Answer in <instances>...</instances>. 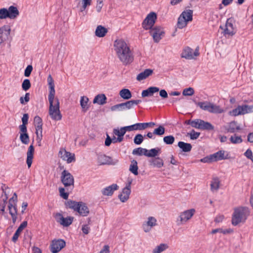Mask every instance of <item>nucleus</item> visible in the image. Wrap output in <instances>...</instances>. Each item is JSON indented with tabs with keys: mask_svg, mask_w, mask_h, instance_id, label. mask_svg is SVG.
<instances>
[{
	"mask_svg": "<svg viewBox=\"0 0 253 253\" xmlns=\"http://www.w3.org/2000/svg\"><path fill=\"white\" fill-rule=\"evenodd\" d=\"M157 20V14L154 12H151L147 15L143 20L142 25L145 30H150V34L153 37L155 42H158L164 37L165 32L160 26L153 28Z\"/></svg>",
	"mask_w": 253,
	"mask_h": 253,
	"instance_id": "nucleus-1",
	"label": "nucleus"
},
{
	"mask_svg": "<svg viewBox=\"0 0 253 253\" xmlns=\"http://www.w3.org/2000/svg\"><path fill=\"white\" fill-rule=\"evenodd\" d=\"M49 103L48 114L52 120L55 121H60L62 115L60 111V103L57 98L48 97Z\"/></svg>",
	"mask_w": 253,
	"mask_h": 253,
	"instance_id": "nucleus-2",
	"label": "nucleus"
},
{
	"mask_svg": "<svg viewBox=\"0 0 253 253\" xmlns=\"http://www.w3.org/2000/svg\"><path fill=\"white\" fill-rule=\"evenodd\" d=\"M249 215L248 208L242 207L235 208L232 217V225L236 226L240 223L245 222Z\"/></svg>",
	"mask_w": 253,
	"mask_h": 253,
	"instance_id": "nucleus-3",
	"label": "nucleus"
},
{
	"mask_svg": "<svg viewBox=\"0 0 253 253\" xmlns=\"http://www.w3.org/2000/svg\"><path fill=\"white\" fill-rule=\"evenodd\" d=\"M193 19V10L187 9L183 11L178 18L177 26L179 29L186 27L187 23Z\"/></svg>",
	"mask_w": 253,
	"mask_h": 253,
	"instance_id": "nucleus-4",
	"label": "nucleus"
},
{
	"mask_svg": "<svg viewBox=\"0 0 253 253\" xmlns=\"http://www.w3.org/2000/svg\"><path fill=\"white\" fill-rule=\"evenodd\" d=\"M116 54L124 65L130 64L133 61V55L130 48L125 49L124 50L117 53Z\"/></svg>",
	"mask_w": 253,
	"mask_h": 253,
	"instance_id": "nucleus-5",
	"label": "nucleus"
},
{
	"mask_svg": "<svg viewBox=\"0 0 253 253\" xmlns=\"http://www.w3.org/2000/svg\"><path fill=\"white\" fill-rule=\"evenodd\" d=\"M61 180L66 190L69 191V188L72 190L74 187V179L73 175L67 170H64L61 173Z\"/></svg>",
	"mask_w": 253,
	"mask_h": 253,
	"instance_id": "nucleus-6",
	"label": "nucleus"
},
{
	"mask_svg": "<svg viewBox=\"0 0 253 253\" xmlns=\"http://www.w3.org/2000/svg\"><path fill=\"white\" fill-rule=\"evenodd\" d=\"M199 47H197L194 52H193L191 48L187 46L183 49L181 56L187 59H192L194 58V57L199 56Z\"/></svg>",
	"mask_w": 253,
	"mask_h": 253,
	"instance_id": "nucleus-7",
	"label": "nucleus"
},
{
	"mask_svg": "<svg viewBox=\"0 0 253 253\" xmlns=\"http://www.w3.org/2000/svg\"><path fill=\"white\" fill-rule=\"evenodd\" d=\"M66 245V242L62 239L54 240L50 245V251L52 253H57Z\"/></svg>",
	"mask_w": 253,
	"mask_h": 253,
	"instance_id": "nucleus-8",
	"label": "nucleus"
},
{
	"mask_svg": "<svg viewBox=\"0 0 253 253\" xmlns=\"http://www.w3.org/2000/svg\"><path fill=\"white\" fill-rule=\"evenodd\" d=\"M54 217L57 222L65 227H68L71 225L74 220L73 217L68 216L67 217L65 218L60 213H56Z\"/></svg>",
	"mask_w": 253,
	"mask_h": 253,
	"instance_id": "nucleus-9",
	"label": "nucleus"
},
{
	"mask_svg": "<svg viewBox=\"0 0 253 253\" xmlns=\"http://www.w3.org/2000/svg\"><path fill=\"white\" fill-rule=\"evenodd\" d=\"M59 157L63 160L66 161L68 163H71L75 161V154L67 152L65 149H61L59 152Z\"/></svg>",
	"mask_w": 253,
	"mask_h": 253,
	"instance_id": "nucleus-10",
	"label": "nucleus"
},
{
	"mask_svg": "<svg viewBox=\"0 0 253 253\" xmlns=\"http://www.w3.org/2000/svg\"><path fill=\"white\" fill-rule=\"evenodd\" d=\"M195 212V209H191L181 212L179 216L180 223H178L177 224L179 225L182 224L184 222H186L192 217Z\"/></svg>",
	"mask_w": 253,
	"mask_h": 253,
	"instance_id": "nucleus-11",
	"label": "nucleus"
},
{
	"mask_svg": "<svg viewBox=\"0 0 253 253\" xmlns=\"http://www.w3.org/2000/svg\"><path fill=\"white\" fill-rule=\"evenodd\" d=\"M114 50L116 53L124 50L125 49L129 48V46L126 42L122 39L116 40L114 44Z\"/></svg>",
	"mask_w": 253,
	"mask_h": 253,
	"instance_id": "nucleus-12",
	"label": "nucleus"
},
{
	"mask_svg": "<svg viewBox=\"0 0 253 253\" xmlns=\"http://www.w3.org/2000/svg\"><path fill=\"white\" fill-rule=\"evenodd\" d=\"M130 184V182L127 183L126 186L123 189L122 193L119 195V198L122 202H125L128 199L129 196L131 192Z\"/></svg>",
	"mask_w": 253,
	"mask_h": 253,
	"instance_id": "nucleus-13",
	"label": "nucleus"
},
{
	"mask_svg": "<svg viewBox=\"0 0 253 253\" xmlns=\"http://www.w3.org/2000/svg\"><path fill=\"white\" fill-rule=\"evenodd\" d=\"M233 19L232 18H228L226 23V28L224 30V34L229 35L233 36L236 33V29L233 24Z\"/></svg>",
	"mask_w": 253,
	"mask_h": 253,
	"instance_id": "nucleus-14",
	"label": "nucleus"
},
{
	"mask_svg": "<svg viewBox=\"0 0 253 253\" xmlns=\"http://www.w3.org/2000/svg\"><path fill=\"white\" fill-rule=\"evenodd\" d=\"M157 220L155 217L150 216L148 218V221L144 223L142 225V228L144 232H149L151 228L156 225Z\"/></svg>",
	"mask_w": 253,
	"mask_h": 253,
	"instance_id": "nucleus-15",
	"label": "nucleus"
},
{
	"mask_svg": "<svg viewBox=\"0 0 253 253\" xmlns=\"http://www.w3.org/2000/svg\"><path fill=\"white\" fill-rule=\"evenodd\" d=\"M10 31L9 25H4L0 28V39L2 40L3 42L8 39Z\"/></svg>",
	"mask_w": 253,
	"mask_h": 253,
	"instance_id": "nucleus-16",
	"label": "nucleus"
},
{
	"mask_svg": "<svg viewBox=\"0 0 253 253\" xmlns=\"http://www.w3.org/2000/svg\"><path fill=\"white\" fill-rule=\"evenodd\" d=\"M34 147L33 144H31L29 147L27 153L26 163L27 164L28 168H30L31 167L33 162V159L34 158Z\"/></svg>",
	"mask_w": 253,
	"mask_h": 253,
	"instance_id": "nucleus-17",
	"label": "nucleus"
},
{
	"mask_svg": "<svg viewBox=\"0 0 253 253\" xmlns=\"http://www.w3.org/2000/svg\"><path fill=\"white\" fill-rule=\"evenodd\" d=\"M79 207V210H77L76 211H77L81 216H87L89 213V210L86 204L82 202H80Z\"/></svg>",
	"mask_w": 253,
	"mask_h": 253,
	"instance_id": "nucleus-18",
	"label": "nucleus"
},
{
	"mask_svg": "<svg viewBox=\"0 0 253 253\" xmlns=\"http://www.w3.org/2000/svg\"><path fill=\"white\" fill-rule=\"evenodd\" d=\"M247 105H239L236 108L233 109L231 113L234 116L247 114Z\"/></svg>",
	"mask_w": 253,
	"mask_h": 253,
	"instance_id": "nucleus-19",
	"label": "nucleus"
},
{
	"mask_svg": "<svg viewBox=\"0 0 253 253\" xmlns=\"http://www.w3.org/2000/svg\"><path fill=\"white\" fill-rule=\"evenodd\" d=\"M27 226V221H23L18 227V229L16 230L15 233L14 234L12 238V241L15 243L18 238V237L22 231V230Z\"/></svg>",
	"mask_w": 253,
	"mask_h": 253,
	"instance_id": "nucleus-20",
	"label": "nucleus"
},
{
	"mask_svg": "<svg viewBox=\"0 0 253 253\" xmlns=\"http://www.w3.org/2000/svg\"><path fill=\"white\" fill-rule=\"evenodd\" d=\"M118 186L116 184H113L110 186L106 187L102 191L103 195L105 196H112L115 190L118 188Z\"/></svg>",
	"mask_w": 253,
	"mask_h": 253,
	"instance_id": "nucleus-21",
	"label": "nucleus"
},
{
	"mask_svg": "<svg viewBox=\"0 0 253 253\" xmlns=\"http://www.w3.org/2000/svg\"><path fill=\"white\" fill-rule=\"evenodd\" d=\"M159 91V88L156 86H151L147 89L142 91L141 95L142 97H145L149 96H152L154 93L157 92Z\"/></svg>",
	"mask_w": 253,
	"mask_h": 253,
	"instance_id": "nucleus-22",
	"label": "nucleus"
},
{
	"mask_svg": "<svg viewBox=\"0 0 253 253\" xmlns=\"http://www.w3.org/2000/svg\"><path fill=\"white\" fill-rule=\"evenodd\" d=\"M199 122L200 124H199V126H198V129L207 130H212L214 129L213 126L210 123L205 122L202 120Z\"/></svg>",
	"mask_w": 253,
	"mask_h": 253,
	"instance_id": "nucleus-23",
	"label": "nucleus"
},
{
	"mask_svg": "<svg viewBox=\"0 0 253 253\" xmlns=\"http://www.w3.org/2000/svg\"><path fill=\"white\" fill-rule=\"evenodd\" d=\"M8 18L11 19H15L19 15V12L17 8L14 6H10L7 9Z\"/></svg>",
	"mask_w": 253,
	"mask_h": 253,
	"instance_id": "nucleus-24",
	"label": "nucleus"
},
{
	"mask_svg": "<svg viewBox=\"0 0 253 253\" xmlns=\"http://www.w3.org/2000/svg\"><path fill=\"white\" fill-rule=\"evenodd\" d=\"M224 151L220 150L213 154H211V155L212 162H216L219 160H224L226 159V157H224Z\"/></svg>",
	"mask_w": 253,
	"mask_h": 253,
	"instance_id": "nucleus-25",
	"label": "nucleus"
},
{
	"mask_svg": "<svg viewBox=\"0 0 253 253\" xmlns=\"http://www.w3.org/2000/svg\"><path fill=\"white\" fill-rule=\"evenodd\" d=\"M47 82L49 87V93L48 94V97H54L55 91L54 89V81L50 75H49V76H48Z\"/></svg>",
	"mask_w": 253,
	"mask_h": 253,
	"instance_id": "nucleus-26",
	"label": "nucleus"
},
{
	"mask_svg": "<svg viewBox=\"0 0 253 253\" xmlns=\"http://www.w3.org/2000/svg\"><path fill=\"white\" fill-rule=\"evenodd\" d=\"M153 72V71L152 69H145L143 72L139 73L137 75V76L136 77V79H137V80H138L139 81L144 80V79H146L147 77H148L149 76H150V75H151L152 74Z\"/></svg>",
	"mask_w": 253,
	"mask_h": 253,
	"instance_id": "nucleus-27",
	"label": "nucleus"
},
{
	"mask_svg": "<svg viewBox=\"0 0 253 253\" xmlns=\"http://www.w3.org/2000/svg\"><path fill=\"white\" fill-rule=\"evenodd\" d=\"M177 146L181 149V151L183 152H189L192 148L190 143H185L183 141L178 142Z\"/></svg>",
	"mask_w": 253,
	"mask_h": 253,
	"instance_id": "nucleus-28",
	"label": "nucleus"
},
{
	"mask_svg": "<svg viewBox=\"0 0 253 253\" xmlns=\"http://www.w3.org/2000/svg\"><path fill=\"white\" fill-rule=\"evenodd\" d=\"M107 98L105 94H100L96 95L93 100L94 104L97 103L99 105H104L106 103Z\"/></svg>",
	"mask_w": 253,
	"mask_h": 253,
	"instance_id": "nucleus-29",
	"label": "nucleus"
},
{
	"mask_svg": "<svg viewBox=\"0 0 253 253\" xmlns=\"http://www.w3.org/2000/svg\"><path fill=\"white\" fill-rule=\"evenodd\" d=\"M107 32V29L101 25H99L97 27L95 33L97 37L102 38L104 37Z\"/></svg>",
	"mask_w": 253,
	"mask_h": 253,
	"instance_id": "nucleus-30",
	"label": "nucleus"
},
{
	"mask_svg": "<svg viewBox=\"0 0 253 253\" xmlns=\"http://www.w3.org/2000/svg\"><path fill=\"white\" fill-rule=\"evenodd\" d=\"M119 95L125 100H128L132 97L131 91L127 88H123L120 91Z\"/></svg>",
	"mask_w": 253,
	"mask_h": 253,
	"instance_id": "nucleus-31",
	"label": "nucleus"
},
{
	"mask_svg": "<svg viewBox=\"0 0 253 253\" xmlns=\"http://www.w3.org/2000/svg\"><path fill=\"white\" fill-rule=\"evenodd\" d=\"M150 162L151 163V165L158 168H162L164 166V164L163 159L160 157L155 158L154 159H152Z\"/></svg>",
	"mask_w": 253,
	"mask_h": 253,
	"instance_id": "nucleus-32",
	"label": "nucleus"
},
{
	"mask_svg": "<svg viewBox=\"0 0 253 253\" xmlns=\"http://www.w3.org/2000/svg\"><path fill=\"white\" fill-rule=\"evenodd\" d=\"M240 127L237 125V123L235 121L230 122L228 124L227 127L226 128L227 131L230 133H234L236 130H240Z\"/></svg>",
	"mask_w": 253,
	"mask_h": 253,
	"instance_id": "nucleus-33",
	"label": "nucleus"
},
{
	"mask_svg": "<svg viewBox=\"0 0 253 253\" xmlns=\"http://www.w3.org/2000/svg\"><path fill=\"white\" fill-rule=\"evenodd\" d=\"M80 202H76L72 200H69L65 203V205L67 208L74 210V211H76L77 210H79V205Z\"/></svg>",
	"mask_w": 253,
	"mask_h": 253,
	"instance_id": "nucleus-34",
	"label": "nucleus"
},
{
	"mask_svg": "<svg viewBox=\"0 0 253 253\" xmlns=\"http://www.w3.org/2000/svg\"><path fill=\"white\" fill-rule=\"evenodd\" d=\"M89 99L86 96H82L80 100V104L84 112H86L88 109V102Z\"/></svg>",
	"mask_w": 253,
	"mask_h": 253,
	"instance_id": "nucleus-35",
	"label": "nucleus"
},
{
	"mask_svg": "<svg viewBox=\"0 0 253 253\" xmlns=\"http://www.w3.org/2000/svg\"><path fill=\"white\" fill-rule=\"evenodd\" d=\"M220 181L218 177H214L212 179L211 183V189L212 191L217 190L219 187Z\"/></svg>",
	"mask_w": 253,
	"mask_h": 253,
	"instance_id": "nucleus-36",
	"label": "nucleus"
},
{
	"mask_svg": "<svg viewBox=\"0 0 253 253\" xmlns=\"http://www.w3.org/2000/svg\"><path fill=\"white\" fill-rule=\"evenodd\" d=\"M208 111L213 113H221L223 110L219 106L215 105L210 102Z\"/></svg>",
	"mask_w": 253,
	"mask_h": 253,
	"instance_id": "nucleus-37",
	"label": "nucleus"
},
{
	"mask_svg": "<svg viewBox=\"0 0 253 253\" xmlns=\"http://www.w3.org/2000/svg\"><path fill=\"white\" fill-rule=\"evenodd\" d=\"M161 152V149L159 148H153L150 149L145 154V156L148 157H155L158 156L159 153Z\"/></svg>",
	"mask_w": 253,
	"mask_h": 253,
	"instance_id": "nucleus-38",
	"label": "nucleus"
},
{
	"mask_svg": "<svg viewBox=\"0 0 253 253\" xmlns=\"http://www.w3.org/2000/svg\"><path fill=\"white\" fill-rule=\"evenodd\" d=\"M137 162L136 160H133L131 161V164L129 167V170L134 175L138 174Z\"/></svg>",
	"mask_w": 253,
	"mask_h": 253,
	"instance_id": "nucleus-39",
	"label": "nucleus"
},
{
	"mask_svg": "<svg viewBox=\"0 0 253 253\" xmlns=\"http://www.w3.org/2000/svg\"><path fill=\"white\" fill-rule=\"evenodd\" d=\"M9 212L11 215L12 219V222L15 223L17 219V211L15 207H14V212H12V205L10 204V206H8Z\"/></svg>",
	"mask_w": 253,
	"mask_h": 253,
	"instance_id": "nucleus-40",
	"label": "nucleus"
},
{
	"mask_svg": "<svg viewBox=\"0 0 253 253\" xmlns=\"http://www.w3.org/2000/svg\"><path fill=\"white\" fill-rule=\"evenodd\" d=\"M168 248V246L167 244H161L153 250V253H161Z\"/></svg>",
	"mask_w": 253,
	"mask_h": 253,
	"instance_id": "nucleus-41",
	"label": "nucleus"
},
{
	"mask_svg": "<svg viewBox=\"0 0 253 253\" xmlns=\"http://www.w3.org/2000/svg\"><path fill=\"white\" fill-rule=\"evenodd\" d=\"M34 124L35 127L40 129L41 127H42V118L39 116H35L34 119Z\"/></svg>",
	"mask_w": 253,
	"mask_h": 253,
	"instance_id": "nucleus-42",
	"label": "nucleus"
},
{
	"mask_svg": "<svg viewBox=\"0 0 253 253\" xmlns=\"http://www.w3.org/2000/svg\"><path fill=\"white\" fill-rule=\"evenodd\" d=\"M165 128L164 126L162 125H160L158 127L154 130L153 133L155 135L162 136L165 133Z\"/></svg>",
	"mask_w": 253,
	"mask_h": 253,
	"instance_id": "nucleus-43",
	"label": "nucleus"
},
{
	"mask_svg": "<svg viewBox=\"0 0 253 253\" xmlns=\"http://www.w3.org/2000/svg\"><path fill=\"white\" fill-rule=\"evenodd\" d=\"M20 139L22 143L28 144L30 141V138L28 133H20Z\"/></svg>",
	"mask_w": 253,
	"mask_h": 253,
	"instance_id": "nucleus-44",
	"label": "nucleus"
},
{
	"mask_svg": "<svg viewBox=\"0 0 253 253\" xmlns=\"http://www.w3.org/2000/svg\"><path fill=\"white\" fill-rule=\"evenodd\" d=\"M148 151V150H147L145 148H142L141 147L137 148L134 149L132 151V154L133 155H137L141 156L142 155H145V153H147V152Z\"/></svg>",
	"mask_w": 253,
	"mask_h": 253,
	"instance_id": "nucleus-45",
	"label": "nucleus"
},
{
	"mask_svg": "<svg viewBox=\"0 0 253 253\" xmlns=\"http://www.w3.org/2000/svg\"><path fill=\"white\" fill-rule=\"evenodd\" d=\"M175 140V138L173 135L166 136L163 138L164 143L167 145L172 144Z\"/></svg>",
	"mask_w": 253,
	"mask_h": 253,
	"instance_id": "nucleus-46",
	"label": "nucleus"
},
{
	"mask_svg": "<svg viewBox=\"0 0 253 253\" xmlns=\"http://www.w3.org/2000/svg\"><path fill=\"white\" fill-rule=\"evenodd\" d=\"M195 103L198 106H199L202 109L208 111L210 102H207V101L199 102H196V101H195Z\"/></svg>",
	"mask_w": 253,
	"mask_h": 253,
	"instance_id": "nucleus-47",
	"label": "nucleus"
},
{
	"mask_svg": "<svg viewBox=\"0 0 253 253\" xmlns=\"http://www.w3.org/2000/svg\"><path fill=\"white\" fill-rule=\"evenodd\" d=\"M231 142L233 144L240 143L242 142V139L240 136H237L234 134L230 138Z\"/></svg>",
	"mask_w": 253,
	"mask_h": 253,
	"instance_id": "nucleus-48",
	"label": "nucleus"
},
{
	"mask_svg": "<svg viewBox=\"0 0 253 253\" xmlns=\"http://www.w3.org/2000/svg\"><path fill=\"white\" fill-rule=\"evenodd\" d=\"M31 84L29 79H25L22 84V87L24 91L28 90L31 87Z\"/></svg>",
	"mask_w": 253,
	"mask_h": 253,
	"instance_id": "nucleus-49",
	"label": "nucleus"
},
{
	"mask_svg": "<svg viewBox=\"0 0 253 253\" xmlns=\"http://www.w3.org/2000/svg\"><path fill=\"white\" fill-rule=\"evenodd\" d=\"M110 110L112 111H123L124 110L123 103L113 105L111 107Z\"/></svg>",
	"mask_w": 253,
	"mask_h": 253,
	"instance_id": "nucleus-50",
	"label": "nucleus"
},
{
	"mask_svg": "<svg viewBox=\"0 0 253 253\" xmlns=\"http://www.w3.org/2000/svg\"><path fill=\"white\" fill-rule=\"evenodd\" d=\"M143 141V136L141 134H136L134 138V143L136 145H140Z\"/></svg>",
	"mask_w": 253,
	"mask_h": 253,
	"instance_id": "nucleus-51",
	"label": "nucleus"
},
{
	"mask_svg": "<svg viewBox=\"0 0 253 253\" xmlns=\"http://www.w3.org/2000/svg\"><path fill=\"white\" fill-rule=\"evenodd\" d=\"M8 18L7 9L2 8L0 9V19H3Z\"/></svg>",
	"mask_w": 253,
	"mask_h": 253,
	"instance_id": "nucleus-52",
	"label": "nucleus"
},
{
	"mask_svg": "<svg viewBox=\"0 0 253 253\" xmlns=\"http://www.w3.org/2000/svg\"><path fill=\"white\" fill-rule=\"evenodd\" d=\"M8 188V187L6 186L5 184H3L1 186V190H2V193L4 194V197L2 199V202L0 203V204H4V205H6L7 204V200L8 199V196L7 195V194L6 193L5 189Z\"/></svg>",
	"mask_w": 253,
	"mask_h": 253,
	"instance_id": "nucleus-53",
	"label": "nucleus"
},
{
	"mask_svg": "<svg viewBox=\"0 0 253 253\" xmlns=\"http://www.w3.org/2000/svg\"><path fill=\"white\" fill-rule=\"evenodd\" d=\"M194 93V89L192 87H188L183 90L182 94L184 96H191Z\"/></svg>",
	"mask_w": 253,
	"mask_h": 253,
	"instance_id": "nucleus-54",
	"label": "nucleus"
},
{
	"mask_svg": "<svg viewBox=\"0 0 253 253\" xmlns=\"http://www.w3.org/2000/svg\"><path fill=\"white\" fill-rule=\"evenodd\" d=\"M36 128V134L37 135V140L39 142H41L42 140V127H41L40 129H38L37 127H35Z\"/></svg>",
	"mask_w": 253,
	"mask_h": 253,
	"instance_id": "nucleus-55",
	"label": "nucleus"
},
{
	"mask_svg": "<svg viewBox=\"0 0 253 253\" xmlns=\"http://www.w3.org/2000/svg\"><path fill=\"white\" fill-rule=\"evenodd\" d=\"M113 133L118 136L116 140L118 141V142H121L124 139V136L119 133V129L114 128L113 129Z\"/></svg>",
	"mask_w": 253,
	"mask_h": 253,
	"instance_id": "nucleus-56",
	"label": "nucleus"
},
{
	"mask_svg": "<svg viewBox=\"0 0 253 253\" xmlns=\"http://www.w3.org/2000/svg\"><path fill=\"white\" fill-rule=\"evenodd\" d=\"M65 188L60 187L59 188L60 193V196L64 199L67 200L69 196V193L68 192H65Z\"/></svg>",
	"mask_w": 253,
	"mask_h": 253,
	"instance_id": "nucleus-57",
	"label": "nucleus"
},
{
	"mask_svg": "<svg viewBox=\"0 0 253 253\" xmlns=\"http://www.w3.org/2000/svg\"><path fill=\"white\" fill-rule=\"evenodd\" d=\"M123 105L124 110L126 109H130L133 106L131 100L123 103Z\"/></svg>",
	"mask_w": 253,
	"mask_h": 253,
	"instance_id": "nucleus-58",
	"label": "nucleus"
},
{
	"mask_svg": "<svg viewBox=\"0 0 253 253\" xmlns=\"http://www.w3.org/2000/svg\"><path fill=\"white\" fill-rule=\"evenodd\" d=\"M32 70H33L32 66L31 65H28V66L26 67V69L25 70L24 76L27 77H29L31 74Z\"/></svg>",
	"mask_w": 253,
	"mask_h": 253,
	"instance_id": "nucleus-59",
	"label": "nucleus"
},
{
	"mask_svg": "<svg viewBox=\"0 0 253 253\" xmlns=\"http://www.w3.org/2000/svg\"><path fill=\"white\" fill-rule=\"evenodd\" d=\"M17 201V196L16 193H14L13 196L12 198H11L8 202V206H10V204L13 206V204H16Z\"/></svg>",
	"mask_w": 253,
	"mask_h": 253,
	"instance_id": "nucleus-60",
	"label": "nucleus"
},
{
	"mask_svg": "<svg viewBox=\"0 0 253 253\" xmlns=\"http://www.w3.org/2000/svg\"><path fill=\"white\" fill-rule=\"evenodd\" d=\"M190 136V138L192 140L196 139L199 136L200 133L195 132V131L193 129L190 133H189Z\"/></svg>",
	"mask_w": 253,
	"mask_h": 253,
	"instance_id": "nucleus-61",
	"label": "nucleus"
},
{
	"mask_svg": "<svg viewBox=\"0 0 253 253\" xmlns=\"http://www.w3.org/2000/svg\"><path fill=\"white\" fill-rule=\"evenodd\" d=\"M135 125L136 130H144V129H146L145 126V123H136V124H135Z\"/></svg>",
	"mask_w": 253,
	"mask_h": 253,
	"instance_id": "nucleus-62",
	"label": "nucleus"
},
{
	"mask_svg": "<svg viewBox=\"0 0 253 253\" xmlns=\"http://www.w3.org/2000/svg\"><path fill=\"white\" fill-rule=\"evenodd\" d=\"M200 161V162H201L202 163H211L213 162L212 161V159H211V155L201 159Z\"/></svg>",
	"mask_w": 253,
	"mask_h": 253,
	"instance_id": "nucleus-63",
	"label": "nucleus"
},
{
	"mask_svg": "<svg viewBox=\"0 0 253 253\" xmlns=\"http://www.w3.org/2000/svg\"><path fill=\"white\" fill-rule=\"evenodd\" d=\"M103 5V0H97V4L96 6V8L97 11L99 12L101 11L102 7Z\"/></svg>",
	"mask_w": 253,
	"mask_h": 253,
	"instance_id": "nucleus-64",
	"label": "nucleus"
}]
</instances>
